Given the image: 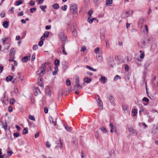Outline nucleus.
<instances>
[{
    "label": "nucleus",
    "instance_id": "f3484780",
    "mask_svg": "<svg viewBox=\"0 0 158 158\" xmlns=\"http://www.w3.org/2000/svg\"><path fill=\"white\" fill-rule=\"evenodd\" d=\"M132 59L131 56L130 54H128L125 58V60L127 62L130 61Z\"/></svg>",
    "mask_w": 158,
    "mask_h": 158
},
{
    "label": "nucleus",
    "instance_id": "ddd939ff",
    "mask_svg": "<svg viewBox=\"0 0 158 158\" xmlns=\"http://www.w3.org/2000/svg\"><path fill=\"white\" fill-rule=\"evenodd\" d=\"M72 29L71 24L70 22H68L66 27V30L67 32H70Z\"/></svg>",
    "mask_w": 158,
    "mask_h": 158
},
{
    "label": "nucleus",
    "instance_id": "3c124183",
    "mask_svg": "<svg viewBox=\"0 0 158 158\" xmlns=\"http://www.w3.org/2000/svg\"><path fill=\"white\" fill-rule=\"evenodd\" d=\"M99 0H93L94 2L95 6H98V3H99Z\"/></svg>",
    "mask_w": 158,
    "mask_h": 158
},
{
    "label": "nucleus",
    "instance_id": "2f4dec72",
    "mask_svg": "<svg viewBox=\"0 0 158 158\" xmlns=\"http://www.w3.org/2000/svg\"><path fill=\"white\" fill-rule=\"evenodd\" d=\"M139 52L141 53V54L140 55V58L141 59H143L145 56L144 52L140 51Z\"/></svg>",
    "mask_w": 158,
    "mask_h": 158
},
{
    "label": "nucleus",
    "instance_id": "69168bd1",
    "mask_svg": "<svg viewBox=\"0 0 158 158\" xmlns=\"http://www.w3.org/2000/svg\"><path fill=\"white\" fill-rule=\"evenodd\" d=\"M51 27V25L46 26L45 27V29L46 30H48L50 29Z\"/></svg>",
    "mask_w": 158,
    "mask_h": 158
},
{
    "label": "nucleus",
    "instance_id": "6ab92c4d",
    "mask_svg": "<svg viewBox=\"0 0 158 158\" xmlns=\"http://www.w3.org/2000/svg\"><path fill=\"white\" fill-rule=\"evenodd\" d=\"M9 26V23L7 21H5L3 23V26L5 28H7Z\"/></svg>",
    "mask_w": 158,
    "mask_h": 158
},
{
    "label": "nucleus",
    "instance_id": "c9c22d12",
    "mask_svg": "<svg viewBox=\"0 0 158 158\" xmlns=\"http://www.w3.org/2000/svg\"><path fill=\"white\" fill-rule=\"evenodd\" d=\"M73 147H76V148L77 147V146L78 145V143L77 140H73Z\"/></svg>",
    "mask_w": 158,
    "mask_h": 158
},
{
    "label": "nucleus",
    "instance_id": "a211bd4d",
    "mask_svg": "<svg viewBox=\"0 0 158 158\" xmlns=\"http://www.w3.org/2000/svg\"><path fill=\"white\" fill-rule=\"evenodd\" d=\"M41 92L40 90V89L37 88H35V91L34 92V95L35 96H36L38 94H40Z\"/></svg>",
    "mask_w": 158,
    "mask_h": 158
},
{
    "label": "nucleus",
    "instance_id": "58836bf2",
    "mask_svg": "<svg viewBox=\"0 0 158 158\" xmlns=\"http://www.w3.org/2000/svg\"><path fill=\"white\" fill-rule=\"evenodd\" d=\"M114 150L113 149L110 150L109 152V155L110 156H111L113 154L114 155Z\"/></svg>",
    "mask_w": 158,
    "mask_h": 158
},
{
    "label": "nucleus",
    "instance_id": "c03bdc74",
    "mask_svg": "<svg viewBox=\"0 0 158 158\" xmlns=\"http://www.w3.org/2000/svg\"><path fill=\"white\" fill-rule=\"evenodd\" d=\"M13 136L15 138H17L20 136V134L18 132H15L13 134Z\"/></svg>",
    "mask_w": 158,
    "mask_h": 158
},
{
    "label": "nucleus",
    "instance_id": "423d86ee",
    "mask_svg": "<svg viewBox=\"0 0 158 158\" xmlns=\"http://www.w3.org/2000/svg\"><path fill=\"white\" fill-rule=\"evenodd\" d=\"M63 71L65 72L68 67V63L66 61H64L62 63Z\"/></svg>",
    "mask_w": 158,
    "mask_h": 158
},
{
    "label": "nucleus",
    "instance_id": "39448f33",
    "mask_svg": "<svg viewBox=\"0 0 158 158\" xmlns=\"http://www.w3.org/2000/svg\"><path fill=\"white\" fill-rule=\"evenodd\" d=\"M97 101L98 103V106L100 109L102 110L103 108V103L102 100L100 99V98L98 95L96 97Z\"/></svg>",
    "mask_w": 158,
    "mask_h": 158
},
{
    "label": "nucleus",
    "instance_id": "37998d69",
    "mask_svg": "<svg viewBox=\"0 0 158 158\" xmlns=\"http://www.w3.org/2000/svg\"><path fill=\"white\" fill-rule=\"evenodd\" d=\"M99 48L98 47H97L94 50V52L97 54H98L99 52Z\"/></svg>",
    "mask_w": 158,
    "mask_h": 158
},
{
    "label": "nucleus",
    "instance_id": "dca6fc26",
    "mask_svg": "<svg viewBox=\"0 0 158 158\" xmlns=\"http://www.w3.org/2000/svg\"><path fill=\"white\" fill-rule=\"evenodd\" d=\"M123 110L125 112H128L129 111L128 107L126 105H123Z\"/></svg>",
    "mask_w": 158,
    "mask_h": 158
},
{
    "label": "nucleus",
    "instance_id": "4468645a",
    "mask_svg": "<svg viewBox=\"0 0 158 158\" xmlns=\"http://www.w3.org/2000/svg\"><path fill=\"white\" fill-rule=\"evenodd\" d=\"M133 14V11L131 10H129L127 11L125 13L126 15H125V18L127 17L130 16V15H131Z\"/></svg>",
    "mask_w": 158,
    "mask_h": 158
},
{
    "label": "nucleus",
    "instance_id": "72a5a7b5",
    "mask_svg": "<svg viewBox=\"0 0 158 158\" xmlns=\"http://www.w3.org/2000/svg\"><path fill=\"white\" fill-rule=\"evenodd\" d=\"M28 133V129L27 127H25L24 128L23 131V134L26 135Z\"/></svg>",
    "mask_w": 158,
    "mask_h": 158
},
{
    "label": "nucleus",
    "instance_id": "864d4df0",
    "mask_svg": "<svg viewBox=\"0 0 158 158\" xmlns=\"http://www.w3.org/2000/svg\"><path fill=\"white\" fill-rule=\"evenodd\" d=\"M75 87H76L77 89H81L82 87V86L80 85L79 83L76 84Z\"/></svg>",
    "mask_w": 158,
    "mask_h": 158
},
{
    "label": "nucleus",
    "instance_id": "6e6d98bb",
    "mask_svg": "<svg viewBox=\"0 0 158 158\" xmlns=\"http://www.w3.org/2000/svg\"><path fill=\"white\" fill-rule=\"evenodd\" d=\"M106 44V47L107 48H108L109 47V40H106L105 41Z\"/></svg>",
    "mask_w": 158,
    "mask_h": 158
},
{
    "label": "nucleus",
    "instance_id": "20e7f679",
    "mask_svg": "<svg viewBox=\"0 0 158 158\" xmlns=\"http://www.w3.org/2000/svg\"><path fill=\"white\" fill-rule=\"evenodd\" d=\"M141 33L143 35L147 34L148 31V29L147 25H146L144 27L141 26L140 28Z\"/></svg>",
    "mask_w": 158,
    "mask_h": 158
},
{
    "label": "nucleus",
    "instance_id": "a878e982",
    "mask_svg": "<svg viewBox=\"0 0 158 158\" xmlns=\"http://www.w3.org/2000/svg\"><path fill=\"white\" fill-rule=\"evenodd\" d=\"M133 115L134 116H135L137 114L138 111L136 109H134L132 111Z\"/></svg>",
    "mask_w": 158,
    "mask_h": 158
},
{
    "label": "nucleus",
    "instance_id": "473e14b6",
    "mask_svg": "<svg viewBox=\"0 0 158 158\" xmlns=\"http://www.w3.org/2000/svg\"><path fill=\"white\" fill-rule=\"evenodd\" d=\"M52 6L54 9H57L59 8V5L58 3H55L52 5Z\"/></svg>",
    "mask_w": 158,
    "mask_h": 158
},
{
    "label": "nucleus",
    "instance_id": "13d9d810",
    "mask_svg": "<svg viewBox=\"0 0 158 158\" xmlns=\"http://www.w3.org/2000/svg\"><path fill=\"white\" fill-rule=\"evenodd\" d=\"M38 48V46L37 44H35L33 46V50H35Z\"/></svg>",
    "mask_w": 158,
    "mask_h": 158
},
{
    "label": "nucleus",
    "instance_id": "7c9ffc66",
    "mask_svg": "<svg viewBox=\"0 0 158 158\" xmlns=\"http://www.w3.org/2000/svg\"><path fill=\"white\" fill-rule=\"evenodd\" d=\"M60 60L58 59H56L55 61V66H58L60 65Z\"/></svg>",
    "mask_w": 158,
    "mask_h": 158
},
{
    "label": "nucleus",
    "instance_id": "052dcab7",
    "mask_svg": "<svg viewBox=\"0 0 158 158\" xmlns=\"http://www.w3.org/2000/svg\"><path fill=\"white\" fill-rule=\"evenodd\" d=\"M125 69L126 71V72H127L129 71V67L128 65L126 64L125 65Z\"/></svg>",
    "mask_w": 158,
    "mask_h": 158
},
{
    "label": "nucleus",
    "instance_id": "9b49d317",
    "mask_svg": "<svg viewBox=\"0 0 158 158\" xmlns=\"http://www.w3.org/2000/svg\"><path fill=\"white\" fill-rule=\"evenodd\" d=\"M109 101L111 104L113 106H115V103L114 98L113 97V96L111 95L109 97Z\"/></svg>",
    "mask_w": 158,
    "mask_h": 158
},
{
    "label": "nucleus",
    "instance_id": "f03ea898",
    "mask_svg": "<svg viewBox=\"0 0 158 158\" xmlns=\"http://www.w3.org/2000/svg\"><path fill=\"white\" fill-rule=\"evenodd\" d=\"M77 6L76 4L71 5L70 7V12L73 14V17H77L78 15Z\"/></svg>",
    "mask_w": 158,
    "mask_h": 158
},
{
    "label": "nucleus",
    "instance_id": "a18cd8bd",
    "mask_svg": "<svg viewBox=\"0 0 158 158\" xmlns=\"http://www.w3.org/2000/svg\"><path fill=\"white\" fill-rule=\"evenodd\" d=\"M49 35V32L48 31H45L44 34L43 36L45 38L48 37Z\"/></svg>",
    "mask_w": 158,
    "mask_h": 158
},
{
    "label": "nucleus",
    "instance_id": "0eeeda50",
    "mask_svg": "<svg viewBox=\"0 0 158 158\" xmlns=\"http://www.w3.org/2000/svg\"><path fill=\"white\" fill-rule=\"evenodd\" d=\"M67 42H61V49L62 50L63 53L65 55L67 54V53L65 51V44Z\"/></svg>",
    "mask_w": 158,
    "mask_h": 158
},
{
    "label": "nucleus",
    "instance_id": "2eb2a0df",
    "mask_svg": "<svg viewBox=\"0 0 158 158\" xmlns=\"http://www.w3.org/2000/svg\"><path fill=\"white\" fill-rule=\"evenodd\" d=\"M96 20L97 21V23H98V20L96 18H91L89 19H88V18L87 19V22L90 24L92 23L94 21V20Z\"/></svg>",
    "mask_w": 158,
    "mask_h": 158
},
{
    "label": "nucleus",
    "instance_id": "338daca9",
    "mask_svg": "<svg viewBox=\"0 0 158 158\" xmlns=\"http://www.w3.org/2000/svg\"><path fill=\"white\" fill-rule=\"evenodd\" d=\"M35 58V54H33L31 56V60L34 61Z\"/></svg>",
    "mask_w": 158,
    "mask_h": 158
},
{
    "label": "nucleus",
    "instance_id": "b1692460",
    "mask_svg": "<svg viewBox=\"0 0 158 158\" xmlns=\"http://www.w3.org/2000/svg\"><path fill=\"white\" fill-rule=\"evenodd\" d=\"M74 30L72 31L73 34V35L74 37H76L77 35V32L76 29V27L75 26L74 27Z\"/></svg>",
    "mask_w": 158,
    "mask_h": 158
},
{
    "label": "nucleus",
    "instance_id": "09e8293b",
    "mask_svg": "<svg viewBox=\"0 0 158 158\" xmlns=\"http://www.w3.org/2000/svg\"><path fill=\"white\" fill-rule=\"evenodd\" d=\"M36 10V7H33V8H31L30 9V12L31 13H33V12H35Z\"/></svg>",
    "mask_w": 158,
    "mask_h": 158
},
{
    "label": "nucleus",
    "instance_id": "4c0bfd02",
    "mask_svg": "<svg viewBox=\"0 0 158 158\" xmlns=\"http://www.w3.org/2000/svg\"><path fill=\"white\" fill-rule=\"evenodd\" d=\"M67 7V6L66 5H64V6L61 7V10H62L65 11L66 10Z\"/></svg>",
    "mask_w": 158,
    "mask_h": 158
},
{
    "label": "nucleus",
    "instance_id": "4d7b16f0",
    "mask_svg": "<svg viewBox=\"0 0 158 158\" xmlns=\"http://www.w3.org/2000/svg\"><path fill=\"white\" fill-rule=\"evenodd\" d=\"M29 3L31 6H33L35 5V2L34 1L31 0L29 2Z\"/></svg>",
    "mask_w": 158,
    "mask_h": 158
},
{
    "label": "nucleus",
    "instance_id": "603ef678",
    "mask_svg": "<svg viewBox=\"0 0 158 158\" xmlns=\"http://www.w3.org/2000/svg\"><path fill=\"white\" fill-rule=\"evenodd\" d=\"M66 84L68 86L70 85L71 84V82L70 81L69 79H67L66 81Z\"/></svg>",
    "mask_w": 158,
    "mask_h": 158
},
{
    "label": "nucleus",
    "instance_id": "680f3d73",
    "mask_svg": "<svg viewBox=\"0 0 158 158\" xmlns=\"http://www.w3.org/2000/svg\"><path fill=\"white\" fill-rule=\"evenodd\" d=\"M8 111L11 112L13 111V108L11 106H10L8 108Z\"/></svg>",
    "mask_w": 158,
    "mask_h": 158
},
{
    "label": "nucleus",
    "instance_id": "7ed1b4c3",
    "mask_svg": "<svg viewBox=\"0 0 158 158\" xmlns=\"http://www.w3.org/2000/svg\"><path fill=\"white\" fill-rule=\"evenodd\" d=\"M59 40H60L61 42H68V38L67 36L65 35L64 31L60 32L58 35Z\"/></svg>",
    "mask_w": 158,
    "mask_h": 158
},
{
    "label": "nucleus",
    "instance_id": "aec40b11",
    "mask_svg": "<svg viewBox=\"0 0 158 158\" xmlns=\"http://www.w3.org/2000/svg\"><path fill=\"white\" fill-rule=\"evenodd\" d=\"M2 127L5 130L7 129V124L6 121H5V123H2Z\"/></svg>",
    "mask_w": 158,
    "mask_h": 158
},
{
    "label": "nucleus",
    "instance_id": "e433bc0d",
    "mask_svg": "<svg viewBox=\"0 0 158 158\" xmlns=\"http://www.w3.org/2000/svg\"><path fill=\"white\" fill-rule=\"evenodd\" d=\"M101 81L102 82H103L104 83H105L106 82V81L107 80V79L106 77H103L102 76H101Z\"/></svg>",
    "mask_w": 158,
    "mask_h": 158
},
{
    "label": "nucleus",
    "instance_id": "bb28decb",
    "mask_svg": "<svg viewBox=\"0 0 158 158\" xmlns=\"http://www.w3.org/2000/svg\"><path fill=\"white\" fill-rule=\"evenodd\" d=\"M56 143L59 144H60V145L58 146V148H62L63 146H62V143L60 140H60L57 141H56Z\"/></svg>",
    "mask_w": 158,
    "mask_h": 158
},
{
    "label": "nucleus",
    "instance_id": "c756f323",
    "mask_svg": "<svg viewBox=\"0 0 158 158\" xmlns=\"http://www.w3.org/2000/svg\"><path fill=\"white\" fill-rule=\"evenodd\" d=\"M92 80L91 78L88 77H85L84 78V81L87 83H89L91 82Z\"/></svg>",
    "mask_w": 158,
    "mask_h": 158
},
{
    "label": "nucleus",
    "instance_id": "5701e85b",
    "mask_svg": "<svg viewBox=\"0 0 158 158\" xmlns=\"http://www.w3.org/2000/svg\"><path fill=\"white\" fill-rule=\"evenodd\" d=\"M8 149L9 150V151L7 152V154L8 156H10L13 153V152L10 149V147L8 148Z\"/></svg>",
    "mask_w": 158,
    "mask_h": 158
},
{
    "label": "nucleus",
    "instance_id": "4be33fe9",
    "mask_svg": "<svg viewBox=\"0 0 158 158\" xmlns=\"http://www.w3.org/2000/svg\"><path fill=\"white\" fill-rule=\"evenodd\" d=\"M96 57L97 58V60L99 62H101L102 61V57L100 55H98V54H97Z\"/></svg>",
    "mask_w": 158,
    "mask_h": 158
},
{
    "label": "nucleus",
    "instance_id": "5fc2aeb1",
    "mask_svg": "<svg viewBox=\"0 0 158 158\" xmlns=\"http://www.w3.org/2000/svg\"><path fill=\"white\" fill-rule=\"evenodd\" d=\"M23 3L22 1L21 0L17 1L16 2V4L17 6H19Z\"/></svg>",
    "mask_w": 158,
    "mask_h": 158
},
{
    "label": "nucleus",
    "instance_id": "bf43d9fd",
    "mask_svg": "<svg viewBox=\"0 0 158 158\" xmlns=\"http://www.w3.org/2000/svg\"><path fill=\"white\" fill-rule=\"evenodd\" d=\"M44 44V42L42 41H40L38 43V45L40 47H42Z\"/></svg>",
    "mask_w": 158,
    "mask_h": 158
},
{
    "label": "nucleus",
    "instance_id": "774afa93",
    "mask_svg": "<svg viewBox=\"0 0 158 158\" xmlns=\"http://www.w3.org/2000/svg\"><path fill=\"white\" fill-rule=\"evenodd\" d=\"M142 100L143 101H145L147 102H148L149 101L148 99L145 97L143 98Z\"/></svg>",
    "mask_w": 158,
    "mask_h": 158
},
{
    "label": "nucleus",
    "instance_id": "6e6552de",
    "mask_svg": "<svg viewBox=\"0 0 158 158\" xmlns=\"http://www.w3.org/2000/svg\"><path fill=\"white\" fill-rule=\"evenodd\" d=\"M129 131L131 132L133 135H136L137 134V132L132 127H130L128 128Z\"/></svg>",
    "mask_w": 158,
    "mask_h": 158
},
{
    "label": "nucleus",
    "instance_id": "e2e57ef3",
    "mask_svg": "<svg viewBox=\"0 0 158 158\" xmlns=\"http://www.w3.org/2000/svg\"><path fill=\"white\" fill-rule=\"evenodd\" d=\"M112 59L111 60V63L110 64V62H109V64H110L111 66L112 67H113V66L112 64H114V60L112 58Z\"/></svg>",
    "mask_w": 158,
    "mask_h": 158
},
{
    "label": "nucleus",
    "instance_id": "79ce46f5",
    "mask_svg": "<svg viewBox=\"0 0 158 158\" xmlns=\"http://www.w3.org/2000/svg\"><path fill=\"white\" fill-rule=\"evenodd\" d=\"M22 60L23 62H26L28 60V57L27 56H25L23 57Z\"/></svg>",
    "mask_w": 158,
    "mask_h": 158
},
{
    "label": "nucleus",
    "instance_id": "1a4fd4ad",
    "mask_svg": "<svg viewBox=\"0 0 158 158\" xmlns=\"http://www.w3.org/2000/svg\"><path fill=\"white\" fill-rule=\"evenodd\" d=\"M38 84L41 87H43V78L40 76L38 79Z\"/></svg>",
    "mask_w": 158,
    "mask_h": 158
},
{
    "label": "nucleus",
    "instance_id": "9d476101",
    "mask_svg": "<svg viewBox=\"0 0 158 158\" xmlns=\"http://www.w3.org/2000/svg\"><path fill=\"white\" fill-rule=\"evenodd\" d=\"M45 92L49 96H50L51 95V90L50 87L49 86H47L45 89Z\"/></svg>",
    "mask_w": 158,
    "mask_h": 158
},
{
    "label": "nucleus",
    "instance_id": "f8f14e48",
    "mask_svg": "<svg viewBox=\"0 0 158 158\" xmlns=\"http://www.w3.org/2000/svg\"><path fill=\"white\" fill-rule=\"evenodd\" d=\"M109 126L110 127V132L111 133H113V131L115 132L116 131V128L113 126V124L112 123L110 122V123Z\"/></svg>",
    "mask_w": 158,
    "mask_h": 158
},
{
    "label": "nucleus",
    "instance_id": "de8ad7c7",
    "mask_svg": "<svg viewBox=\"0 0 158 158\" xmlns=\"http://www.w3.org/2000/svg\"><path fill=\"white\" fill-rule=\"evenodd\" d=\"M101 130L103 131V132L105 133L107 132V130L105 127H102L100 128Z\"/></svg>",
    "mask_w": 158,
    "mask_h": 158
},
{
    "label": "nucleus",
    "instance_id": "ea45409f",
    "mask_svg": "<svg viewBox=\"0 0 158 158\" xmlns=\"http://www.w3.org/2000/svg\"><path fill=\"white\" fill-rule=\"evenodd\" d=\"M113 2V1L112 0H106V5H108L109 4H111Z\"/></svg>",
    "mask_w": 158,
    "mask_h": 158
},
{
    "label": "nucleus",
    "instance_id": "412c9836",
    "mask_svg": "<svg viewBox=\"0 0 158 158\" xmlns=\"http://www.w3.org/2000/svg\"><path fill=\"white\" fill-rule=\"evenodd\" d=\"M13 79V77L9 75L6 78V80L7 82L11 81Z\"/></svg>",
    "mask_w": 158,
    "mask_h": 158
},
{
    "label": "nucleus",
    "instance_id": "f257e3e1",
    "mask_svg": "<svg viewBox=\"0 0 158 158\" xmlns=\"http://www.w3.org/2000/svg\"><path fill=\"white\" fill-rule=\"evenodd\" d=\"M47 64H49V63H46L42 65L41 67H40L38 70L36 72V74H39L40 77L43 76L45 71L46 65Z\"/></svg>",
    "mask_w": 158,
    "mask_h": 158
},
{
    "label": "nucleus",
    "instance_id": "c85d7f7f",
    "mask_svg": "<svg viewBox=\"0 0 158 158\" xmlns=\"http://www.w3.org/2000/svg\"><path fill=\"white\" fill-rule=\"evenodd\" d=\"M10 58L9 59V61L10 62H11L14 61V58H15V55L13 54V55H11L10 56Z\"/></svg>",
    "mask_w": 158,
    "mask_h": 158
},
{
    "label": "nucleus",
    "instance_id": "49530a36",
    "mask_svg": "<svg viewBox=\"0 0 158 158\" xmlns=\"http://www.w3.org/2000/svg\"><path fill=\"white\" fill-rule=\"evenodd\" d=\"M28 118L30 120H33L34 121H35V119L34 116L33 115H29L28 116Z\"/></svg>",
    "mask_w": 158,
    "mask_h": 158
},
{
    "label": "nucleus",
    "instance_id": "0e129e2a",
    "mask_svg": "<svg viewBox=\"0 0 158 158\" xmlns=\"http://www.w3.org/2000/svg\"><path fill=\"white\" fill-rule=\"evenodd\" d=\"M46 147L48 148H49L50 147L51 145H50V143H49V142L48 141H47L46 142Z\"/></svg>",
    "mask_w": 158,
    "mask_h": 158
},
{
    "label": "nucleus",
    "instance_id": "393cba45",
    "mask_svg": "<svg viewBox=\"0 0 158 158\" xmlns=\"http://www.w3.org/2000/svg\"><path fill=\"white\" fill-rule=\"evenodd\" d=\"M40 8L41 9V10L43 11L44 12H46V10H45V9L47 8L46 6H40Z\"/></svg>",
    "mask_w": 158,
    "mask_h": 158
},
{
    "label": "nucleus",
    "instance_id": "a19ab883",
    "mask_svg": "<svg viewBox=\"0 0 158 158\" xmlns=\"http://www.w3.org/2000/svg\"><path fill=\"white\" fill-rule=\"evenodd\" d=\"M86 68L90 70L94 71H97V70L96 69H94L93 68L87 65L86 66Z\"/></svg>",
    "mask_w": 158,
    "mask_h": 158
},
{
    "label": "nucleus",
    "instance_id": "f704fd0d",
    "mask_svg": "<svg viewBox=\"0 0 158 158\" xmlns=\"http://www.w3.org/2000/svg\"><path fill=\"white\" fill-rule=\"evenodd\" d=\"M93 11L91 10H90L89 11L88 13V14L89 15V17L88 18V19H91L92 17L91 15L93 13Z\"/></svg>",
    "mask_w": 158,
    "mask_h": 158
},
{
    "label": "nucleus",
    "instance_id": "cd10ccee",
    "mask_svg": "<svg viewBox=\"0 0 158 158\" xmlns=\"http://www.w3.org/2000/svg\"><path fill=\"white\" fill-rule=\"evenodd\" d=\"M63 125L65 129L67 131L70 132L71 131L70 127H68L67 125L65 124H64Z\"/></svg>",
    "mask_w": 158,
    "mask_h": 158
},
{
    "label": "nucleus",
    "instance_id": "8fccbe9b",
    "mask_svg": "<svg viewBox=\"0 0 158 158\" xmlns=\"http://www.w3.org/2000/svg\"><path fill=\"white\" fill-rule=\"evenodd\" d=\"M118 78L120 79L121 78V77L118 75H116L114 77V81H116L118 80Z\"/></svg>",
    "mask_w": 158,
    "mask_h": 158
}]
</instances>
